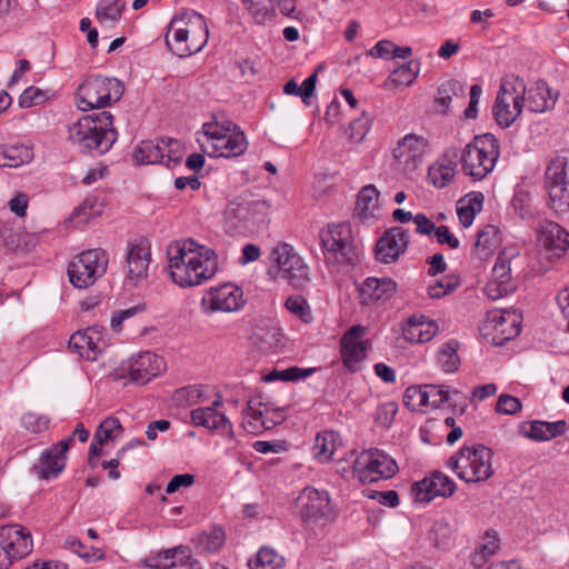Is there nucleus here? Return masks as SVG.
Listing matches in <instances>:
<instances>
[{"mask_svg":"<svg viewBox=\"0 0 569 569\" xmlns=\"http://www.w3.org/2000/svg\"><path fill=\"white\" fill-rule=\"evenodd\" d=\"M558 97L559 92L552 93L546 81L538 80L526 91L525 102L529 111L542 113L555 107Z\"/></svg>","mask_w":569,"mask_h":569,"instance_id":"obj_29","label":"nucleus"},{"mask_svg":"<svg viewBox=\"0 0 569 569\" xmlns=\"http://www.w3.org/2000/svg\"><path fill=\"white\" fill-rule=\"evenodd\" d=\"M338 442L339 436L335 431L326 430L318 432L312 448L313 457L320 462L330 461L337 449Z\"/></svg>","mask_w":569,"mask_h":569,"instance_id":"obj_37","label":"nucleus"},{"mask_svg":"<svg viewBox=\"0 0 569 569\" xmlns=\"http://www.w3.org/2000/svg\"><path fill=\"white\" fill-rule=\"evenodd\" d=\"M403 403L411 411H418L428 406V395L425 387H408L403 393Z\"/></svg>","mask_w":569,"mask_h":569,"instance_id":"obj_52","label":"nucleus"},{"mask_svg":"<svg viewBox=\"0 0 569 569\" xmlns=\"http://www.w3.org/2000/svg\"><path fill=\"white\" fill-rule=\"evenodd\" d=\"M456 176V170L439 161L431 164L428 169L430 182L438 189L449 186Z\"/></svg>","mask_w":569,"mask_h":569,"instance_id":"obj_45","label":"nucleus"},{"mask_svg":"<svg viewBox=\"0 0 569 569\" xmlns=\"http://www.w3.org/2000/svg\"><path fill=\"white\" fill-rule=\"evenodd\" d=\"M108 263L109 257L104 249L82 251L68 266L69 281L74 288H89L106 273Z\"/></svg>","mask_w":569,"mask_h":569,"instance_id":"obj_9","label":"nucleus"},{"mask_svg":"<svg viewBox=\"0 0 569 569\" xmlns=\"http://www.w3.org/2000/svg\"><path fill=\"white\" fill-rule=\"evenodd\" d=\"M510 261L499 254L492 268V280L510 284Z\"/></svg>","mask_w":569,"mask_h":569,"instance_id":"obj_64","label":"nucleus"},{"mask_svg":"<svg viewBox=\"0 0 569 569\" xmlns=\"http://www.w3.org/2000/svg\"><path fill=\"white\" fill-rule=\"evenodd\" d=\"M72 438H66L53 445L51 448L44 450L36 465L32 467V471L40 479L57 478L66 467V455L70 449Z\"/></svg>","mask_w":569,"mask_h":569,"instance_id":"obj_20","label":"nucleus"},{"mask_svg":"<svg viewBox=\"0 0 569 569\" xmlns=\"http://www.w3.org/2000/svg\"><path fill=\"white\" fill-rule=\"evenodd\" d=\"M398 470L396 460L378 448L361 451L352 462V475L362 483L390 479Z\"/></svg>","mask_w":569,"mask_h":569,"instance_id":"obj_11","label":"nucleus"},{"mask_svg":"<svg viewBox=\"0 0 569 569\" xmlns=\"http://www.w3.org/2000/svg\"><path fill=\"white\" fill-rule=\"evenodd\" d=\"M123 370L137 383H147L164 370V361L158 355L144 351L131 357Z\"/></svg>","mask_w":569,"mask_h":569,"instance_id":"obj_21","label":"nucleus"},{"mask_svg":"<svg viewBox=\"0 0 569 569\" xmlns=\"http://www.w3.org/2000/svg\"><path fill=\"white\" fill-rule=\"evenodd\" d=\"M310 280L309 267L287 243V283L295 289L305 290Z\"/></svg>","mask_w":569,"mask_h":569,"instance_id":"obj_32","label":"nucleus"},{"mask_svg":"<svg viewBox=\"0 0 569 569\" xmlns=\"http://www.w3.org/2000/svg\"><path fill=\"white\" fill-rule=\"evenodd\" d=\"M397 282L389 278H367L359 287V299L363 306L373 305L380 300H389L397 291Z\"/></svg>","mask_w":569,"mask_h":569,"instance_id":"obj_26","label":"nucleus"},{"mask_svg":"<svg viewBox=\"0 0 569 569\" xmlns=\"http://www.w3.org/2000/svg\"><path fill=\"white\" fill-rule=\"evenodd\" d=\"M456 489V483L449 476L433 471L411 486V496L415 501L430 502L436 497H451Z\"/></svg>","mask_w":569,"mask_h":569,"instance_id":"obj_17","label":"nucleus"},{"mask_svg":"<svg viewBox=\"0 0 569 569\" xmlns=\"http://www.w3.org/2000/svg\"><path fill=\"white\" fill-rule=\"evenodd\" d=\"M378 198L379 191L377 188L373 184H368L360 190L357 204L359 208H361V210L369 211L376 208Z\"/></svg>","mask_w":569,"mask_h":569,"instance_id":"obj_60","label":"nucleus"},{"mask_svg":"<svg viewBox=\"0 0 569 569\" xmlns=\"http://www.w3.org/2000/svg\"><path fill=\"white\" fill-rule=\"evenodd\" d=\"M458 91H462L459 82L450 80V81L443 83L438 89V96L436 98V102L447 109L452 101V96H457Z\"/></svg>","mask_w":569,"mask_h":569,"instance_id":"obj_63","label":"nucleus"},{"mask_svg":"<svg viewBox=\"0 0 569 569\" xmlns=\"http://www.w3.org/2000/svg\"><path fill=\"white\" fill-rule=\"evenodd\" d=\"M541 236L550 249L565 252L569 248V232L557 222L546 221L541 226Z\"/></svg>","mask_w":569,"mask_h":569,"instance_id":"obj_35","label":"nucleus"},{"mask_svg":"<svg viewBox=\"0 0 569 569\" xmlns=\"http://www.w3.org/2000/svg\"><path fill=\"white\" fill-rule=\"evenodd\" d=\"M429 149V141L416 133L402 137L393 149V157L406 171H415Z\"/></svg>","mask_w":569,"mask_h":569,"instance_id":"obj_18","label":"nucleus"},{"mask_svg":"<svg viewBox=\"0 0 569 569\" xmlns=\"http://www.w3.org/2000/svg\"><path fill=\"white\" fill-rule=\"evenodd\" d=\"M164 149V164L167 167L177 166L180 163L183 157V148L180 141L176 139L163 140Z\"/></svg>","mask_w":569,"mask_h":569,"instance_id":"obj_58","label":"nucleus"},{"mask_svg":"<svg viewBox=\"0 0 569 569\" xmlns=\"http://www.w3.org/2000/svg\"><path fill=\"white\" fill-rule=\"evenodd\" d=\"M226 533L222 528L214 527L208 532L199 535L197 539L198 548L202 551L216 553L224 545Z\"/></svg>","mask_w":569,"mask_h":569,"instance_id":"obj_44","label":"nucleus"},{"mask_svg":"<svg viewBox=\"0 0 569 569\" xmlns=\"http://www.w3.org/2000/svg\"><path fill=\"white\" fill-rule=\"evenodd\" d=\"M320 240L327 262L356 264L359 261L349 223L329 224L327 230H321Z\"/></svg>","mask_w":569,"mask_h":569,"instance_id":"obj_10","label":"nucleus"},{"mask_svg":"<svg viewBox=\"0 0 569 569\" xmlns=\"http://www.w3.org/2000/svg\"><path fill=\"white\" fill-rule=\"evenodd\" d=\"M201 149L210 157H238L244 153L247 149V140L244 133L239 129V127H237L227 136L218 139V141L214 142V144H211V147L209 144H201Z\"/></svg>","mask_w":569,"mask_h":569,"instance_id":"obj_27","label":"nucleus"},{"mask_svg":"<svg viewBox=\"0 0 569 569\" xmlns=\"http://www.w3.org/2000/svg\"><path fill=\"white\" fill-rule=\"evenodd\" d=\"M425 392L428 395V406L439 408L449 401V390L445 386L425 385Z\"/></svg>","mask_w":569,"mask_h":569,"instance_id":"obj_57","label":"nucleus"},{"mask_svg":"<svg viewBox=\"0 0 569 569\" xmlns=\"http://www.w3.org/2000/svg\"><path fill=\"white\" fill-rule=\"evenodd\" d=\"M0 548L12 561L28 556L33 548L30 530L17 523L1 526Z\"/></svg>","mask_w":569,"mask_h":569,"instance_id":"obj_19","label":"nucleus"},{"mask_svg":"<svg viewBox=\"0 0 569 569\" xmlns=\"http://www.w3.org/2000/svg\"><path fill=\"white\" fill-rule=\"evenodd\" d=\"M208 38L204 17L194 10H184L170 21L166 43L174 54L190 57L204 48Z\"/></svg>","mask_w":569,"mask_h":569,"instance_id":"obj_3","label":"nucleus"},{"mask_svg":"<svg viewBox=\"0 0 569 569\" xmlns=\"http://www.w3.org/2000/svg\"><path fill=\"white\" fill-rule=\"evenodd\" d=\"M190 558L188 547L179 546L160 552L157 557L146 559L144 566L151 569H176Z\"/></svg>","mask_w":569,"mask_h":569,"instance_id":"obj_33","label":"nucleus"},{"mask_svg":"<svg viewBox=\"0 0 569 569\" xmlns=\"http://www.w3.org/2000/svg\"><path fill=\"white\" fill-rule=\"evenodd\" d=\"M204 301L208 302L211 310L223 312L236 311L244 303L242 290L232 283L211 288Z\"/></svg>","mask_w":569,"mask_h":569,"instance_id":"obj_25","label":"nucleus"},{"mask_svg":"<svg viewBox=\"0 0 569 569\" xmlns=\"http://www.w3.org/2000/svg\"><path fill=\"white\" fill-rule=\"evenodd\" d=\"M22 427L31 433H41L47 430L49 420L34 412H27L21 418Z\"/></svg>","mask_w":569,"mask_h":569,"instance_id":"obj_59","label":"nucleus"},{"mask_svg":"<svg viewBox=\"0 0 569 569\" xmlns=\"http://www.w3.org/2000/svg\"><path fill=\"white\" fill-rule=\"evenodd\" d=\"M371 126V118L362 112L361 117L350 122V138L353 141H362Z\"/></svg>","mask_w":569,"mask_h":569,"instance_id":"obj_61","label":"nucleus"},{"mask_svg":"<svg viewBox=\"0 0 569 569\" xmlns=\"http://www.w3.org/2000/svg\"><path fill=\"white\" fill-rule=\"evenodd\" d=\"M284 421L282 409H272L260 402L258 399H251L247 403L242 426L251 433H260L270 430Z\"/></svg>","mask_w":569,"mask_h":569,"instance_id":"obj_15","label":"nucleus"},{"mask_svg":"<svg viewBox=\"0 0 569 569\" xmlns=\"http://www.w3.org/2000/svg\"><path fill=\"white\" fill-rule=\"evenodd\" d=\"M278 9L282 12V8L272 3L271 0H248V11L257 23L272 21Z\"/></svg>","mask_w":569,"mask_h":569,"instance_id":"obj_42","label":"nucleus"},{"mask_svg":"<svg viewBox=\"0 0 569 569\" xmlns=\"http://www.w3.org/2000/svg\"><path fill=\"white\" fill-rule=\"evenodd\" d=\"M151 261L150 243L147 239H137L129 241L127 246V277L136 282L143 280L148 276V269Z\"/></svg>","mask_w":569,"mask_h":569,"instance_id":"obj_23","label":"nucleus"},{"mask_svg":"<svg viewBox=\"0 0 569 569\" xmlns=\"http://www.w3.org/2000/svg\"><path fill=\"white\" fill-rule=\"evenodd\" d=\"M169 273L180 287H196L211 279L218 270L216 252L193 239L174 241L168 246Z\"/></svg>","mask_w":569,"mask_h":569,"instance_id":"obj_1","label":"nucleus"},{"mask_svg":"<svg viewBox=\"0 0 569 569\" xmlns=\"http://www.w3.org/2000/svg\"><path fill=\"white\" fill-rule=\"evenodd\" d=\"M483 539L480 553H477L473 559L476 566H481L487 557L493 556L499 549V538L495 530H488Z\"/></svg>","mask_w":569,"mask_h":569,"instance_id":"obj_55","label":"nucleus"},{"mask_svg":"<svg viewBox=\"0 0 569 569\" xmlns=\"http://www.w3.org/2000/svg\"><path fill=\"white\" fill-rule=\"evenodd\" d=\"M122 431L123 429L120 420L111 416L101 421L94 432V438H98V440H102L103 442H108L109 440H114L120 437Z\"/></svg>","mask_w":569,"mask_h":569,"instance_id":"obj_50","label":"nucleus"},{"mask_svg":"<svg viewBox=\"0 0 569 569\" xmlns=\"http://www.w3.org/2000/svg\"><path fill=\"white\" fill-rule=\"evenodd\" d=\"M521 316L517 310L495 309L488 311L486 329L492 333V342L501 346L519 336Z\"/></svg>","mask_w":569,"mask_h":569,"instance_id":"obj_16","label":"nucleus"},{"mask_svg":"<svg viewBox=\"0 0 569 569\" xmlns=\"http://www.w3.org/2000/svg\"><path fill=\"white\" fill-rule=\"evenodd\" d=\"M438 331V325L425 316H411L402 329L403 338L409 342L423 343L430 341Z\"/></svg>","mask_w":569,"mask_h":569,"instance_id":"obj_30","label":"nucleus"},{"mask_svg":"<svg viewBox=\"0 0 569 569\" xmlns=\"http://www.w3.org/2000/svg\"><path fill=\"white\" fill-rule=\"evenodd\" d=\"M501 231L493 224H488L478 232L472 252V258L478 261V266L493 254L501 244Z\"/></svg>","mask_w":569,"mask_h":569,"instance_id":"obj_31","label":"nucleus"},{"mask_svg":"<svg viewBox=\"0 0 569 569\" xmlns=\"http://www.w3.org/2000/svg\"><path fill=\"white\" fill-rule=\"evenodd\" d=\"M317 78V73L313 72L302 82L301 86H298L293 79H290L287 81V94L300 97L303 103H309V99L311 98L316 88Z\"/></svg>","mask_w":569,"mask_h":569,"instance_id":"obj_48","label":"nucleus"},{"mask_svg":"<svg viewBox=\"0 0 569 569\" xmlns=\"http://www.w3.org/2000/svg\"><path fill=\"white\" fill-rule=\"evenodd\" d=\"M492 457L491 449L482 445L465 446L447 460L446 466L466 482H482L493 475Z\"/></svg>","mask_w":569,"mask_h":569,"instance_id":"obj_5","label":"nucleus"},{"mask_svg":"<svg viewBox=\"0 0 569 569\" xmlns=\"http://www.w3.org/2000/svg\"><path fill=\"white\" fill-rule=\"evenodd\" d=\"M526 84L522 79L509 76L502 79L492 108L493 117L501 128L510 127L525 107Z\"/></svg>","mask_w":569,"mask_h":569,"instance_id":"obj_8","label":"nucleus"},{"mask_svg":"<svg viewBox=\"0 0 569 569\" xmlns=\"http://www.w3.org/2000/svg\"><path fill=\"white\" fill-rule=\"evenodd\" d=\"M292 516L302 523H327L332 522L337 517L335 506L331 503L330 493L327 490H319L311 486L299 491L290 503Z\"/></svg>","mask_w":569,"mask_h":569,"instance_id":"obj_6","label":"nucleus"},{"mask_svg":"<svg viewBox=\"0 0 569 569\" xmlns=\"http://www.w3.org/2000/svg\"><path fill=\"white\" fill-rule=\"evenodd\" d=\"M123 8L124 0H101L96 11L99 23L112 26L120 19Z\"/></svg>","mask_w":569,"mask_h":569,"instance_id":"obj_40","label":"nucleus"},{"mask_svg":"<svg viewBox=\"0 0 569 569\" xmlns=\"http://www.w3.org/2000/svg\"><path fill=\"white\" fill-rule=\"evenodd\" d=\"M234 123L231 121H223L218 122L217 120L206 122L203 124V134L206 137V141L201 144H214V142L218 141V139L227 136L229 132H231L234 128H237Z\"/></svg>","mask_w":569,"mask_h":569,"instance_id":"obj_46","label":"nucleus"},{"mask_svg":"<svg viewBox=\"0 0 569 569\" xmlns=\"http://www.w3.org/2000/svg\"><path fill=\"white\" fill-rule=\"evenodd\" d=\"M543 188L548 193V207L556 213L569 212V180L567 160L556 157L550 160L545 171Z\"/></svg>","mask_w":569,"mask_h":569,"instance_id":"obj_12","label":"nucleus"},{"mask_svg":"<svg viewBox=\"0 0 569 569\" xmlns=\"http://www.w3.org/2000/svg\"><path fill=\"white\" fill-rule=\"evenodd\" d=\"M522 409V405L520 400L513 396L503 393L500 395L497 405L496 411L501 415H515Z\"/></svg>","mask_w":569,"mask_h":569,"instance_id":"obj_62","label":"nucleus"},{"mask_svg":"<svg viewBox=\"0 0 569 569\" xmlns=\"http://www.w3.org/2000/svg\"><path fill=\"white\" fill-rule=\"evenodd\" d=\"M287 311L291 312L305 323H310L313 319L307 299L300 295L287 298Z\"/></svg>","mask_w":569,"mask_h":569,"instance_id":"obj_51","label":"nucleus"},{"mask_svg":"<svg viewBox=\"0 0 569 569\" xmlns=\"http://www.w3.org/2000/svg\"><path fill=\"white\" fill-rule=\"evenodd\" d=\"M32 157V150L24 144L0 146V167L17 168L28 163Z\"/></svg>","mask_w":569,"mask_h":569,"instance_id":"obj_36","label":"nucleus"},{"mask_svg":"<svg viewBox=\"0 0 569 569\" xmlns=\"http://www.w3.org/2000/svg\"><path fill=\"white\" fill-rule=\"evenodd\" d=\"M248 565L250 569H277L279 559L272 549L261 548Z\"/></svg>","mask_w":569,"mask_h":569,"instance_id":"obj_53","label":"nucleus"},{"mask_svg":"<svg viewBox=\"0 0 569 569\" xmlns=\"http://www.w3.org/2000/svg\"><path fill=\"white\" fill-rule=\"evenodd\" d=\"M284 256V243L278 242L270 249L269 254L266 257L267 276L271 281H278L284 278V262L282 258Z\"/></svg>","mask_w":569,"mask_h":569,"instance_id":"obj_41","label":"nucleus"},{"mask_svg":"<svg viewBox=\"0 0 569 569\" xmlns=\"http://www.w3.org/2000/svg\"><path fill=\"white\" fill-rule=\"evenodd\" d=\"M69 545L71 551L77 553L79 557L84 559L87 562H93L102 560L106 557V552L101 548L86 547L79 539L70 537L66 541Z\"/></svg>","mask_w":569,"mask_h":569,"instance_id":"obj_49","label":"nucleus"},{"mask_svg":"<svg viewBox=\"0 0 569 569\" xmlns=\"http://www.w3.org/2000/svg\"><path fill=\"white\" fill-rule=\"evenodd\" d=\"M409 236L402 227L387 230L377 241L376 258L383 263L395 262L408 247Z\"/></svg>","mask_w":569,"mask_h":569,"instance_id":"obj_24","label":"nucleus"},{"mask_svg":"<svg viewBox=\"0 0 569 569\" xmlns=\"http://www.w3.org/2000/svg\"><path fill=\"white\" fill-rule=\"evenodd\" d=\"M459 283V279L453 276L445 277L428 286V295L432 299H440L456 290Z\"/></svg>","mask_w":569,"mask_h":569,"instance_id":"obj_54","label":"nucleus"},{"mask_svg":"<svg viewBox=\"0 0 569 569\" xmlns=\"http://www.w3.org/2000/svg\"><path fill=\"white\" fill-rule=\"evenodd\" d=\"M437 362L446 372H455L458 370L460 359L457 353V348L452 342L443 345L437 355Z\"/></svg>","mask_w":569,"mask_h":569,"instance_id":"obj_47","label":"nucleus"},{"mask_svg":"<svg viewBox=\"0 0 569 569\" xmlns=\"http://www.w3.org/2000/svg\"><path fill=\"white\" fill-rule=\"evenodd\" d=\"M108 346V332L99 326L88 327L70 337L69 348L88 361L97 360Z\"/></svg>","mask_w":569,"mask_h":569,"instance_id":"obj_14","label":"nucleus"},{"mask_svg":"<svg viewBox=\"0 0 569 569\" xmlns=\"http://www.w3.org/2000/svg\"><path fill=\"white\" fill-rule=\"evenodd\" d=\"M221 406L222 401L218 398L209 407H199L191 410V421L194 426L217 430L222 436L232 439L234 431L226 415L219 410Z\"/></svg>","mask_w":569,"mask_h":569,"instance_id":"obj_22","label":"nucleus"},{"mask_svg":"<svg viewBox=\"0 0 569 569\" xmlns=\"http://www.w3.org/2000/svg\"><path fill=\"white\" fill-rule=\"evenodd\" d=\"M368 329L361 325L350 327L340 339V353L343 366L350 372L361 370V363L367 358L370 341L363 339Z\"/></svg>","mask_w":569,"mask_h":569,"instance_id":"obj_13","label":"nucleus"},{"mask_svg":"<svg viewBox=\"0 0 569 569\" xmlns=\"http://www.w3.org/2000/svg\"><path fill=\"white\" fill-rule=\"evenodd\" d=\"M413 62L409 61L393 70L385 81L386 89L411 84L418 77V70L412 68Z\"/></svg>","mask_w":569,"mask_h":569,"instance_id":"obj_43","label":"nucleus"},{"mask_svg":"<svg viewBox=\"0 0 569 569\" xmlns=\"http://www.w3.org/2000/svg\"><path fill=\"white\" fill-rule=\"evenodd\" d=\"M1 239L3 244L14 252H28L36 247V238L33 236L14 231L11 228H2Z\"/></svg>","mask_w":569,"mask_h":569,"instance_id":"obj_38","label":"nucleus"},{"mask_svg":"<svg viewBox=\"0 0 569 569\" xmlns=\"http://www.w3.org/2000/svg\"><path fill=\"white\" fill-rule=\"evenodd\" d=\"M428 538L433 547L449 550L453 545L455 530L447 519H439L433 522L429 530Z\"/></svg>","mask_w":569,"mask_h":569,"instance_id":"obj_39","label":"nucleus"},{"mask_svg":"<svg viewBox=\"0 0 569 569\" xmlns=\"http://www.w3.org/2000/svg\"><path fill=\"white\" fill-rule=\"evenodd\" d=\"M118 139L109 111L87 114L68 127L69 142L82 153H107Z\"/></svg>","mask_w":569,"mask_h":569,"instance_id":"obj_2","label":"nucleus"},{"mask_svg":"<svg viewBox=\"0 0 569 569\" xmlns=\"http://www.w3.org/2000/svg\"><path fill=\"white\" fill-rule=\"evenodd\" d=\"M163 140H143L133 151V160L138 164H154L164 162Z\"/></svg>","mask_w":569,"mask_h":569,"instance_id":"obj_34","label":"nucleus"},{"mask_svg":"<svg viewBox=\"0 0 569 569\" xmlns=\"http://www.w3.org/2000/svg\"><path fill=\"white\" fill-rule=\"evenodd\" d=\"M515 212L526 219L532 216L531 196L526 190H518L511 201Z\"/></svg>","mask_w":569,"mask_h":569,"instance_id":"obj_56","label":"nucleus"},{"mask_svg":"<svg viewBox=\"0 0 569 569\" xmlns=\"http://www.w3.org/2000/svg\"><path fill=\"white\" fill-rule=\"evenodd\" d=\"M124 88L116 78L88 77L77 89L76 106L81 111L102 109L121 99Z\"/></svg>","mask_w":569,"mask_h":569,"instance_id":"obj_7","label":"nucleus"},{"mask_svg":"<svg viewBox=\"0 0 569 569\" xmlns=\"http://www.w3.org/2000/svg\"><path fill=\"white\" fill-rule=\"evenodd\" d=\"M566 420L547 422L542 420L526 421L520 425L519 432L530 440L541 442L549 441L566 432Z\"/></svg>","mask_w":569,"mask_h":569,"instance_id":"obj_28","label":"nucleus"},{"mask_svg":"<svg viewBox=\"0 0 569 569\" xmlns=\"http://www.w3.org/2000/svg\"><path fill=\"white\" fill-rule=\"evenodd\" d=\"M499 154V141L492 133L476 136L462 149L463 172L475 181L482 180L493 170Z\"/></svg>","mask_w":569,"mask_h":569,"instance_id":"obj_4","label":"nucleus"}]
</instances>
